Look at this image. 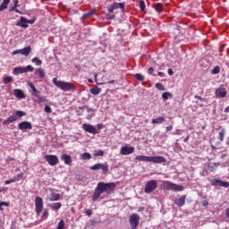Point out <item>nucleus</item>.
Masks as SVG:
<instances>
[{"label":"nucleus","mask_w":229,"mask_h":229,"mask_svg":"<svg viewBox=\"0 0 229 229\" xmlns=\"http://www.w3.org/2000/svg\"><path fill=\"white\" fill-rule=\"evenodd\" d=\"M115 187L116 185L114 182H98L93 193L92 201H98V199L99 196H101V194H103V192L110 194L112 191H115Z\"/></svg>","instance_id":"1"},{"label":"nucleus","mask_w":229,"mask_h":229,"mask_svg":"<svg viewBox=\"0 0 229 229\" xmlns=\"http://www.w3.org/2000/svg\"><path fill=\"white\" fill-rule=\"evenodd\" d=\"M135 160L137 162H152L153 164H165L167 162V159L162 156H137Z\"/></svg>","instance_id":"2"},{"label":"nucleus","mask_w":229,"mask_h":229,"mask_svg":"<svg viewBox=\"0 0 229 229\" xmlns=\"http://www.w3.org/2000/svg\"><path fill=\"white\" fill-rule=\"evenodd\" d=\"M52 81L55 87L61 89L64 92H69V90H74V89H76V86L73 83L58 81L56 78H54Z\"/></svg>","instance_id":"3"},{"label":"nucleus","mask_w":229,"mask_h":229,"mask_svg":"<svg viewBox=\"0 0 229 229\" xmlns=\"http://www.w3.org/2000/svg\"><path fill=\"white\" fill-rule=\"evenodd\" d=\"M30 89H31V96H33V98H35V101H37V103H44V101H46V98L40 96V90L37 89V88L35 87V84L29 82L28 83Z\"/></svg>","instance_id":"4"},{"label":"nucleus","mask_w":229,"mask_h":229,"mask_svg":"<svg viewBox=\"0 0 229 229\" xmlns=\"http://www.w3.org/2000/svg\"><path fill=\"white\" fill-rule=\"evenodd\" d=\"M33 71H35V68L31 65H27L26 67L19 66L13 69V74H14V76H19V74H24L26 72H33Z\"/></svg>","instance_id":"5"},{"label":"nucleus","mask_w":229,"mask_h":229,"mask_svg":"<svg viewBox=\"0 0 229 229\" xmlns=\"http://www.w3.org/2000/svg\"><path fill=\"white\" fill-rule=\"evenodd\" d=\"M164 187L166 191H174L175 192H181L183 191V186L173 183L169 181L164 182Z\"/></svg>","instance_id":"6"},{"label":"nucleus","mask_w":229,"mask_h":229,"mask_svg":"<svg viewBox=\"0 0 229 229\" xmlns=\"http://www.w3.org/2000/svg\"><path fill=\"white\" fill-rule=\"evenodd\" d=\"M89 169H91V171H99V169H101L103 174H106V173H108V171H110L108 163H104V164L98 163V164H95L94 165L90 166Z\"/></svg>","instance_id":"7"},{"label":"nucleus","mask_w":229,"mask_h":229,"mask_svg":"<svg viewBox=\"0 0 229 229\" xmlns=\"http://www.w3.org/2000/svg\"><path fill=\"white\" fill-rule=\"evenodd\" d=\"M129 223L131 225V229H137V226H139L140 223V216H139V214L133 213L131 215Z\"/></svg>","instance_id":"8"},{"label":"nucleus","mask_w":229,"mask_h":229,"mask_svg":"<svg viewBox=\"0 0 229 229\" xmlns=\"http://www.w3.org/2000/svg\"><path fill=\"white\" fill-rule=\"evenodd\" d=\"M44 209V200L41 197L35 198V211L38 216L42 214V210Z\"/></svg>","instance_id":"9"},{"label":"nucleus","mask_w":229,"mask_h":229,"mask_svg":"<svg viewBox=\"0 0 229 229\" xmlns=\"http://www.w3.org/2000/svg\"><path fill=\"white\" fill-rule=\"evenodd\" d=\"M157 187H158V182H157V181L155 180H150L145 185L144 191L146 194H151V192H153V191H155Z\"/></svg>","instance_id":"10"},{"label":"nucleus","mask_w":229,"mask_h":229,"mask_svg":"<svg viewBox=\"0 0 229 229\" xmlns=\"http://www.w3.org/2000/svg\"><path fill=\"white\" fill-rule=\"evenodd\" d=\"M82 128L84 131L91 133L92 135H98V129H96V127L92 124L83 123Z\"/></svg>","instance_id":"11"},{"label":"nucleus","mask_w":229,"mask_h":229,"mask_svg":"<svg viewBox=\"0 0 229 229\" xmlns=\"http://www.w3.org/2000/svg\"><path fill=\"white\" fill-rule=\"evenodd\" d=\"M45 160L46 162H47V164H49L52 166L56 165L59 162L58 157L55 155H46Z\"/></svg>","instance_id":"12"},{"label":"nucleus","mask_w":229,"mask_h":229,"mask_svg":"<svg viewBox=\"0 0 229 229\" xmlns=\"http://www.w3.org/2000/svg\"><path fill=\"white\" fill-rule=\"evenodd\" d=\"M31 53V47H26L21 49L13 51V55H22V56H30Z\"/></svg>","instance_id":"13"},{"label":"nucleus","mask_w":229,"mask_h":229,"mask_svg":"<svg viewBox=\"0 0 229 229\" xmlns=\"http://www.w3.org/2000/svg\"><path fill=\"white\" fill-rule=\"evenodd\" d=\"M210 183L214 187H225V189L229 187V182H223L218 179H212L210 181Z\"/></svg>","instance_id":"14"},{"label":"nucleus","mask_w":229,"mask_h":229,"mask_svg":"<svg viewBox=\"0 0 229 229\" xmlns=\"http://www.w3.org/2000/svg\"><path fill=\"white\" fill-rule=\"evenodd\" d=\"M132 153H135V147L124 146L120 149V155L127 156L131 155Z\"/></svg>","instance_id":"15"},{"label":"nucleus","mask_w":229,"mask_h":229,"mask_svg":"<svg viewBox=\"0 0 229 229\" xmlns=\"http://www.w3.org/2000/svg\"><path fill=\"white\" fill-rule=\"evenodd\" d=\"M19 130H33V125L28 121H23L18 124Z\"/></svg>","instance_id":"16"},{"label":"nucleus","mask_w":229,"mask_h":229,"mask_svg":"<svg viewBox=\"0 0 229 229\" xmlns=\"http://www.w3.org/2000/svg\"><path fill=\"white\" fill-rule=\"evenodd\" d=\"M60 159L64 161L65 165H72V157H71V156H69L67 154H63L61 156Z\"/></svg>","instance_id":"17"},{"label":"nucleus","mask_w":229,"mask_h":229,"mask_svg":"<svg viewBox=\"0 0 229 229\" xmlns=\"http://www.w3.org/2000/svg\"><path fill=\"white\" fill-rule=\"evenodd\" d=\"M215 94L216 98H226V89L225 88H218L216 89Z\"/></svg>","instance_id":"18"},{"label":"nucleus","mask_w":229,"mask_h":229,"mask_svg":"<svg viewBox=\"0 0 229 229\" xmlns=\"http://www.w3.org/2000/svg\"><path fill=\"white\" fill-rule=\"evenodd\" d=\"M13 95L18 99H24L26 98V94H24V91L22 89H16L13 90Z\"/></svg>","instance_id":"19"},{"label":"nucleus","mask_w":229,"mask_h":229,"mask_svg":"<svg viewBox=\"0 0 229 229\" xmlns=\"http://www.w3.org/2000/svg\"><path fill=\"white\" fill-rule=\"evenodd\" d=\"M16 26H20L21 28H28V19L24 16H21L20 21L16 23Z\"/></svg>","instance_id":"20"},{"label":"nucleus","mask_w":229,"mask_h":229,"mask_svg":"<svg viewBox=\"0 0 229 229\" xmlns=\"http://www.w3.org/2000/svg\"><path fill=\"white\" fill-rule=\"evenodd\" d=\"M35 76H38L41 80H44L46 78V71H44V68H37L34 72Z\"/></svg>","instance_id":"21"},{"label":"nucleus","mask_w":229,"mask_h":229,"mask_svg":"<svg viewBox=\"0 0 229 229\" xmlns=\"http://www.w3.org/2000/svg\"><path fill=\"white\" fill-rule=\"evenodd\" d=\"M185 199H187V196L182 195L177 200H175L174 203L177 205V207H183V205H185Z\"/></svg>","instance_id":"22"},{"label":"nucleus","mask_w":229,"mask_h":229,"mask_svg":"<svg viewBox=\"0 0 229 229\" xmlns=\"http://www.w3.org/2000/svg\"><path fill=\"white\" fill-rule=\"evenodd\" d=\"M15 121H17V115L15 114H13V115H10L6 120H4L3 122V124H12V123H15Z\"/></svg>","instance_id":"23"},{"label":"nucleus","mask_w":229,"mask_h":229,"mask_svg":"<svg viewBox=\"0 0 229 229\" xmlns=\"http://www.w3.org/2000/svg\"><path fill=\"white\" fill-rule=\"evenodd\" d=\"M48 207L53 210H60V208H62V202H55L49 204Z\"/></svg>","instance_id":"24"},{"label":"nucleus","mask_w":229,"mask_h":229,"mask_svg":"<svg viewBox=\"0 0 229 229\" xmlns=\"http://www.w3.org/2000/svg\"><path fill=\"white\" fill-rule=\"evenodd\" d=\"M153 8L158 13H162L164 12V5L162 4L157 3V4H153Z\"/></svg>","instance_id":"25"},{"label":"nucleus","mask_w":229,"mask_h":229,"mask_svg":"<svg viewBox=\"0 0 229 229\" xmlns=\"http://www.w3.org/2000/svg\"><path fill=\"white\" fill-rule=\"evenodd\" d=\"M162 123H165V118L164 116H159L152 120V124H162Z\"/></svg>","instance_id":"26"},{"label":"nucleus","mask_w":229,"mask_h":229,"mask_svg":"<svg viewBox=\"0 0 229 229\" xmlns=\"http://www.w3.org/2000/svg\"><path fill=\"white\" fill-rule=\"evenodd\" d=\"M61 195L59 193H51L50 198L48 199L49 201H58L60 199Z\"/></svg>","instance_id":"27"},{"label":"nucleus","mask_w":229,"mask_h":229,"mask_svg":"<svg viewBox=\"0 0 229 229\" xmlns=\"http://www.w3.org/2000/svg\"><path fill=\"white\" fill-rule=\"evenodd\" d=\"M8 4H10V0H3V3L0 5V12H4V10L8 8Z\"/></svg>","instance_id":"28"},{"label":"nucleus","mask_w":229,"mask_h":229,"mask_svg":"<svg viewBox=\"0 0 229 229\" xmlns=\"http://www.w3.org/2000/svg\"><path fill=\"white\" fill-rule=\"evenodd\" d=\"M111 6L114 9L117 10L118 8H121L123 12H124V4L123 3H114L111 4Z\"/></svg>","instance_id":"29"},{"label":"nucleus","mask_w":229,"mask_h":229,"mask_svg":"<svg viewBox=\"0 0 229 229\" xmlns=\"http://www.w3.org/2000/svg\"><path fill=\"white\" fill-rule=\"evenodd\" d=\"M3 81H4V85H8V83H12V81H13V77L5 75L3 78Z\"/></svg>","instance_id":"30"},{"label":"nucleus","mask_w":229,"mask_h":229,"mask_svg":"<svg viewBox=\"0 0 229 229\" xmlns=\"http://www.w3.org/2000/svg\"><path fill=\"white\" fill-rule=\"evenodd\" d=\"M90 93L93 96H98V94H101V88L96 87L89 89Z\"/></svg>","instance_id":"31"},{"label":"nucleus","mask_w":229,"mask_h":229,"mask_svg":"<svg viewBox=\"0 0 229 229\" xmlns=\"http://www.w3.org/2000/svg\"><path fill=\"white\" fill-rule=\"evenodd\" d=\"M81 160H90L92 158V156L89 152H85L81 156Z\"/></svg>","instance_id":"32"},{"label":"nucleus","mask_w":229,"mask_h":229,"mask_svg":"<svg viewBox=\"0 0 229 229\" xmlns=\"http://www.w3.org/2000/svg\"><path fill=\"white\" fill-rule=\"evenodd\" d=\"M94 13H96V9H91L89 12H88L87 13H85L83 15V18L89 19V17H92V15H94Z\"/></svg>","instance_id":"33"},{"label":"nucleus","mask_w":229,"mask_h":229,"mask_svg":"<svg viewBox=\"0 0 229 229\" xmlns=\"http://www.w3.org/2000/svg\"><path fill=\"white\" fill-rule=\"evenodd\" d=\"M225 133H226V131L225 129H222L221 131L218 133V140H225Z\"/></svg>","instance_id":"34"},{"label":"nucleus","mask_w":229,"mask_h":229,"mask_svg":"<svg viewBox=\"0 0 229 229\" xmlns=\"http://www.w3.org/2000/svg\"><path fill=\"white\" fill-rule=\"evenodd\" d=\"M47 217H49V211H47V209H44L43 214L41 216L42 221H46Z\"/></svg>","instance_id":"35"},{"label":"nucleus","mask_w":229,"mask_h":229,"mask_svg":"<svg viewBox=\"0 0 229 229\" xmlns=\"http://www.w3.org/2000/svg\"><path fill=\"white\" fill-rule=\"evenodd\" d=\"M31 62L35 64L38 66L42 65V60H40L38 57H34Z\"/></svg>","instance_id":"36"},{"label":"nucleus","mask_w":229,"mask_h":229,"mask_svg":"<svg viewBox=\"0 0 229 229\" xmlns=\"http://www.w3.org/2000/svg\"><path fill=\"white\" fill-rule=\"evenodd\" d=\"M162 98H163L164 101H167V99H169V98H173V95L169 92H164L162 94Z\"/></svg>","instance_id":"37"},{"label":"nucleus","mask_w":229,"mask_h":229,"mask_svg":"<svg viewBox=\"0 0 229 229\" xmlns=\"http://www.w3.org/2000/svg\"><path fill=\"white\" fill-rule=\"evenodd\" d=\"M14 182H19V178L17 177H13L12 179L10 180H6L4 182L5 185H10V183H13Z\"/></svg>","instance_id":"38"},{"label":"nucleus","mask_w":229,"mask_h":229,"mask_svg":"<svg viewBox=\"0 0 229 229\" xmlns=\"http://www.w3.org/2000/svg\"><path fill=\"white\" fill-rule=\"evenodd\" d=\"M221 72V67L216 66L214 70H211V74H219Z\"/></svg>","instance_id":"39"},{"label":"nucleus","mask_w":229,"mask_h":229,"mask_svg":"<svg viewBox=\"0 0 229 229\" xmlns=\"http://www.w3.org/2000/svg\"><path fill=\"white\" fill-rule=\"evenodd\" d=\"M205 170H206L207 174H208V173L214 172V166L210 165V164H208Z\"/></svg>","instance_id":"40"},{"label":"nucleus","mask_w":229,"mask_h":229,"mask_svg":"<svg viewBox=\"0 0 229 229\" xmlns=\"http://www.w3.org/2000/svg\"><path fill=\"white\" fill-rule=\"evenodd\" d=\"M135 78L136 80H138V81H144V75H142L141 73H136Z\"/></svg>","instance_id":"41"},{"label":"nucleus","mask_w":229,"mask_h":229,"mask_svg":"<svg viewBox=\"0 0 229 229\" xmlns=\"http://www.w3.org/2000/svg\"><path fill=\"white\" fill-rule=\"evenodd\" d=\"M106 19L107 21H114V20H115V14H111V13H110L106 15Z\"/></svg>","instance_id":"42"},{"label":"nucleus","mask_w":229,"mask_h":229,"mask_svg":"<svg viewBox=\"0 0 229 229\" xmlns=\"http://www.w3.org/2000/svg\"><path fill=\"white\" fill-rule=\"evenodd\" d=\"M140 10H141V12L146 10V3H144V0L140 1Z\"/></svg>","instance_id":"43"},{"label":"nucleus","mask_w":229,"mask_h":229,"mask_svg":"<svg viewBox=\"0 0 229 229\" xmlns=\"http://www.w3.org/2000/svg\"><path fill=\"white\" fill-rule=\"evenodd\" d=\"M15 115H16V117H24V115H26V112H24V111H17L15 113Z\"/></svg>","instance_id":"44"},{"label":"nucleus","mask_w":229,"mask_h":229,"mask_svg":"<svg viewBox=\"0 0 229 229\" xmlns=\"http://www.w3.org/2000/svg\"><path fill=\"white\" fill-rule=\"evenodd\" d=\"M3 207H10V202H4V201L0 202V210L1 211L4 210Z\"/></svg>","instance_id":"45"},{"label":"nucleus","mask_w":229,"mask_h":229,"mask_svg":"<svg viewBox=\"0 0 229 229\" xmlns=\"http://www.w3.org/2000/svg\"><path fill=\"white\" fill-rule=\"evenodd\" d=\"M156 88H157L158 90H165V88L164 87V84H162V83H157V84H156Z\"/></svg>","instance_id":"46"},{"label":"nucleus","mask_w":229,"mask_h":229,"mask_svg":"<svg viewBox=\"0 0 229 229\" xmlns=\"http://www.w3.org/2000/svg\"><path fill=\"white\" fill-rule=\"evenodd\" d=\"M105 155V151L99 150L98 152H96L93 154V157H103Z\"/></svg>","instance_id":"47"},{"label":"nucleus","mask_w":229,"mask_h":229,"mask_svg":"<svg viewBox=\"0 0 229 229\" xmlns=\"http://www.w3.org/2000/svg\"><path fill=\"white\" fill-rule=\"evenodd\" d=\"M45 112L47 114H51V112H53V110L51 109V106H45Z\"/></svg>","instance_id":"48"},{"label":"nucleus","mask_w":229,"mask_h":229,"mask_svg":"<svg viewBox=\"0 0 229 229\" xmlns=\"http://www.w3.org/2000/svg\"><path fill=\"white\" fill-rule=\"evenodd\" d=\"M84 214H86V216H92V210L91 209H86Z\"/></svg>","instance_id":"49"},{"label":"nucleus","mask_w":229,"mask_h":229,"mask_svg":"<svg viewBox=\"0 0 229 229\" xmlns=\"http://www.w3.org/2000/svg\"><path fill=\"white\" fill-rule=\"evenodd\" d=\"M23 175H24V174L21 173L17 176H14L13 178H18V182H19V180H21V178H22Z\"/></svg>","instance_id":"50"},{"label":"nucleus","mask_w":229,"mask_h":229,"mask_svg":"<svg viewBox=\"0 0 229 229\" xmlns=\"http://www.w3.org/2000/svg\"><path fill=\"white\" fill-rule=\"evenodd\" d=\"M15 8H16V7H13V8L11 9V12H13V10H14V12H15L16 13H20V14L22 13L21 11H19V9H15Z\"/></svg>","instance_id":"51"},{"label":"nucleus","mask_w":229,"mask_h":229,"mask_svg":"<svg viewBox=\"0 0 229 229\" xmlns=\"http://www.w3.org/2000/svg\"><path fill=\"white\" fill-rule=\"evenodd\" d=\"M165 130L166 131H171L173 130V124L166 126Z\"/></svg>","instance_id":"52"},{"label":"nucleus","mask_w":229,"mask_h":229,"mask_svg":"<svg viewBox=\"0 0 229 229\" xmlns=\"http://www.w3.org/2000/svg\"><path fill=\"white\" fill-rule=\"evenodd\" d=\"M154 72H155V70L153 69V67H150L148 70V74H153Z\"/></svg>","instance_id":"53"},{"label":"nucleus","mask_w":229,"mask_h":229,"mask_svg":"<svg viewBox=\"0 0 229 229\" xmlns=\"http://www.w3.org/2000/svg\"><path fill=\"white\" fill-rule=\"evenodd\" d=\"M114 10H115V9H114V7L112 5L108 7L109 13H114Z\"/></svg>","instance_id":"54"},{"label":"nucleus","mask_w":229,"mask_h":229,"mask_svg":"<svg viewBox=\"0 0 229 229\" xmlns=\"http://www.w3.org/2000/svg\"><path fill=\"white\" fill-rule=\"evenodd\" d=\"M202 207H208V200H203L202 201Z\"/></svg>","instance_id":"55"},{"label":"nucleus","mask_w":229,"mask_h":229,"mask_svg":"<svg viewBox=\"0 0 229 229\" xmlns=\"http://www.w3.org/2000/svg\"><path fill=\"white\" fill-rule=\"evenodd\" d=\"M157 76H160V78H164V76H165V74L163 72H158Z\"/></svg>","instance_id":"56"},{"label":"nucleus","mask_w":229,"mask_h":229,"mask_svg":"<svg viewBox=\"0 0 229 229\" xmlns=\"http://www.w3.org/2000/svg\"><path fill=\"white\" fill-rule=\"evenodd\" d=\"M14 3V8H18L19 6V0H13Z\"/></svg>","instance_id":"57"},{"label":"nucleus","mask_w":229,"mask_h":229,"mask_svg":"<svg viewBox=\"0 0 229 229\" xmlns=\"http://www.w3.org/2000/svg\"><path fill=\"white\" fill-rule=\"evenodd\" d=\"M27 24H35V20H27Z\"/></svg>","instance_id":"58"},{"label":"nucleus","mask_w":229,"mask_h":229,"mask_svg":"<svg viewBox=\"0 0 229 229\" xmlns=\"http://www.w3.org/2000/svg\"><path fill=\"white\" fill-rule=\"evenodd\" d=\"M145 208L144 207H139L138 208V212H144Z\"/></svg>","instance_id":"59"},{"label":"nucleus","mask_w":229,"mask_h":229,"mask_svg":"<svg viewBox=\"0 0 229 229\" xmlns=\"http://www.w3.org/2000/svg\"><path fill=\"white\" fill-rule=\"evenodd\" d=\"M168 74L169 76H173V74H174V72H173V69H168Z\"/></svg>","instance_id":"60"},{"label":"nucleus","mask_w":229,"mask_h":229,"mask_svg":"<svg viewBox=\"0 0 229 229\" xmlns=\"http://www.w3.org/2000/svg\"><path fill=\"white\" fill-rule=\"evenodd\" d=\"M104 126H105V125H103V123H98V130H103Z\"/></svg>","instance_id":"61"},{"label":"nucleus","mask_w":229,"mask_h":229,"mask_svg":"<svg viewBox=\"0 0 229 229\" xmlns=\"http://www.w3.org/2000/svg\"><path fill=\"white\" fill-rule=\"evenodd\" d=\"M196 99H199V101H203V98H201L200 96H195Z\"/></svg>","instance_id":"62"},{"label":"nucleus","mask_w":229,"mask_h":229,"mask_svg":"<svg viewBox=\"0 0 229 229\" xmlns=\"http://www.w3.org/2000/svg\"><path fill=\"white\" fill-rule=\"evenodd\" d=\"M225 114H229V106L225 108Z\"/></svg>","instance_id":"63"},{"label":"nucleus","mask_w":229,"mask_h":229,"mask_svg":"<svg viewBox=\"0 0 229 229\" xmlns=\"http://www.w3.org/2000/svg\"><path fill=\"white\" fill-rule=\"evenodd\" d=\"M8 191V188L0 189V192H4V191Z\"/></svg>","instance_id":"64"}]
</instances>
